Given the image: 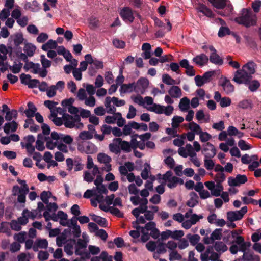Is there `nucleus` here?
Wrapping results in <instances>:
<instances>
[{
	"label": "nucleus",
	"instance_id": "nucleus-1",
	"mask_svg": "<svg viewBox=\"0 0 261 261\" xmlns=\"http://www.w3.org/2000/svg\"><path fill=\"white\" fill-rule=\"evenodd\" d=\"M148 191L146 189L142 190L140 192V195L142 197L138 195L132 196L130 198V201L134 205H139L138 207L132 211V214L134 216H137L139 212H143L147 208L148 200L146 198L149 195Z\"/></svg>",
	"mask_w": 261,
	"mask_h": 261
},
{
	"label": "nucleus",
	"instance_id": "nucleus-2",
	"mask_svg": "<svg viewBox=\"0 0 261 261\" xmlns=\"http://www.w3.org/2000/svg\"><path fill=\"white\" fill-rule=\"evenodd\" d=\"M235 21L239 24L249 27L256 24L257 17L250 9L244 8L240 12V16L235 18Z\"/></svg>",
	"mask_w": 261,
	"mask_h": 261
},
{
	"label": "nucleus",
	"instance_id": "nucleus-3",
	"mask_svg": "<svg viewBox=\"0 0 261 261\" xmlns=\"http://www.w3.org/2000/svg\"><path fill=\"white\" fill-rule=\"evenodd\" d=\"M17 181L20 186H13L12 190V195L17 196V201L22 204V206H24L26 201V195L29 193V188L25 180L18 179Z\"/></svg>",
	"mask_w": 261,
	"mask_h": 261
},
{
	"label": "nucleus",
	"instance_id": "nucleus-4",
	"mask_svg": "<svg viewBox=\"0 0 261 261\" xmlns=\"http://www.w3.org/2000/svg\"><path fill=\"white\" fill-rule=\"evenodd\" d=\"M64 124L68 128L81 129L83 124L80 122V118L78 116H71L69 115H64Z\"/></svg>",
	"mask_w": 261,
	"mask_h": 261
},
{
	"label": "nucleus",
	"instance_id": "nucleus-5",
	"mask_svg": "<svg viewBox=\"0 0 261 261\" xmlns=\"http://www.w3.org/2000/svg\"><path fill=\"white\" fill-rule=\"evenodd\" d=\"M162 179L167 183V185L169 188L176 187L179 183L183 184L182 180L176 176H173L171 171H168L163 175Z\"/></svg>",
	"mask_w": 261,
	"mask_h": 261
},
{
	"label": "nucleus",
	"instance_id": "nucleus-6",
	"mask_svg": "<svg viewBox=\"0 0 261 261\" xmlns=\"http://www.w3.org/2000/svg\"><path fill=\"white\" fill-rule=\"evenodd\" d=\"M26 71L31 70V72L34 74H39L42 77L46 76L47 71L46 69H41L39 63H34L32 62H27L23 67Z\"/></svg>",
	"mask_w": 261,
	"mask_h": 261
},
{
	"label": "nucleus",
	"instance_id": "nucleus-7",
	"mask_svg": "<svg viewBox=\"0 0 261 261\" xmlns=\"http://www.w3.org/2000/svg\"><path fill=\"white\" fill-rule=\"evenodd\" d=\"M77 149L82 153L86 154H93L96 153L97 147L95 144L90 142H79L77 144Z\"/></svg>",
	"mask_w": 261,
	"mask_h": 261
},
{
	"label": "nucleus",
	"instance_id": "nucleus-8",
	"mask_svg": "<svg viewBox=\"0 0 261 261\" xmlns=\"http://www.w3.org/2000/svg\"><path fill=\"white\" fill-rule=\"evenodd\" d=\"M44 139L46 147L50 150L55 149L60 143L59 133L56 132H53L50 137L44 136Z\"/></svg>",
	"mask_w": 261,
	"mask_h": 261
},
{
	"label": "nucleus",
	"instance_id": "nucleus-9",
	"mask_svg": "<svg viewBox=\"0 0 261 261\" xmlns=\"http://www.w3.org/2000/svg\"><path fill=\"white\" fill-rule=\"evenodd\" d=\"M205 187L211 191V195L216 197L220 196L223 190L222 184H216L214 181H208L204 183Z\"/></svg>",
	"mask_w": 261,
	"mask_h": 261
},
{
	"label": "nucleus",
	"instance_id": "nucleus-10",
	"mask_svg": "<svg viewBox=\"0 0 261 261\" xmlns=\"http://www.w3.org/2000/svg\"><path fill=\"white\" fill-rule=\"evenodd\" d=\"M247 212V206H244L239 211H229L227 213V217L229 221L233 222L241 220Z\"/></svg>",
	"mask_w": 261,
	"mask_h": 261
},
{
	"label": "nucleus",
	"instance_id": "nucleus-11",
	"mask_svg": "<svg viewBox=\"0 0 261 261\" xmlns=\"http://www.w3.org/2000/svg\"><path fill=\"white\" fill-rule=\"evenodd\" d=\"M251 78L249 74L242 68L241 69L238 70L236 72L233 81L238 84H247L251 80Z\"/></svg>",
	"mask_w": 261,
	"mask_h": 261
},
{
	"label": "nucleus",
	"instance_id": "nucleus-12",
	"mask_svg": "<svg viewBox=\"0 0 261 261\" xmlns=\"http://www.w3.org/2000/svg\"><path fill=\"white\" fill-rule=\"evenodd\" d=\"M212 5L217 9H223L227 6L228 12L226 14L220 13V14L223 16L228 15L232 10V6L228 4V0H208Z\"/></svg>",
	"mask_w": 261,
	"mask_h": 261
},
{
	"label": "nucleus",
	"instance_id": "nucleus-13",
	"mask_svg": "<svg viewBox=\"0 0 261 261\" xmlns=\"http://www.w3.org/2000/svg\"><path fill=\"white\" fill-rule=\"evenodd\" d=\"M232 237L234 239V242L239 246V251L245 252L247 247L250 246V243L245 242L243 238L239 235L238 232L235 230L231 232Z\"/></svg>",
	"mask_w": 261,
	"mask_h": 261
},
{
	"label": "nucleus",
	"instance_id": "nucleus-14",
	"mask_svg": "<svg viewBox=\"0 0 261 261\" xmlns=\"http://www.w3.org/2000/svg\"><path fill=\"white\" fill-rule=\"evenodd\" d=\"M97 159L99 163L105 165L103 170L107 172H109L111 170V164L110 163L112 161L111 158L105 153H99L97 155Z\"/></svg>",
	"mask_w": 261,
	"mask_h": 261
},
{
	"label": "nucleus",
	"instance_id": "nucleus-15",
	"mask_svg": "<svg viewBox=\"0 0 261 261\" xmlns=\"http://www.w3.org/2000/svg\"><path fill=\"white\" fill-rule=\"evenodd\" d=\"M147 209V208L143 212H139L137 216H134L136 218L137 223L144 224L146 222V220H151L153 219V212Z\"/></svg>",
	"mask_w": 261,
	"mask_h": 261
},
{
	"label": "nucleus",
	"instance_id": "nucleus-16",
	"mask_svg": "<svg viewBox=\"0 0 261 261\" xmlns=\"http://www.w3.org/2000/svg\"><path fill=\"white\" fill-rule=\"evenodd\" d=\"M149 81L146 78H140L135 83V92L143 94L148 87Z\"/></svg>",
	"mask_w": 261,
	"mask_h": 261
},
{
	"label": "nucleus",
	"instance_id": "nucleus-17",
	"mask_svg": "<svg viewBox=\"0 0 261 261\" xmlns=\"http://www.w3.org/2000/svg\"><path fill=\"white\" fill-rule=\"evenodd\" d=\"M212 250V247H208L204 253L201 254V260L202 261H216L219 258V255Z\"/></svg>",
	"mask_w": 261,
	"mask_h": 261
},
{
	"label": "nucleus",
	"instance_id": "nucleus-18",
	"mask_svg": "<svg viewBox=\"0 0 261 261\" xmlns=\"http://www.w3.org/2000/svg\"><path fill=\"white\" fill-rule=\"evenodd\" d=\"M214 73V71H210L205 73L202 76H196L194 80L196 85L198 87H201L204 84L210 82Z\"/></svg>",
	"mask_w": 261,
	"mask_h": 261
},
{
	"label": "nucleus",
	"instance_id": "nucleus-19",
	"mask_svg": "<svg viewBox=\"0 0 261 261\" xmlns=\"http://www.w3.org/2000/svg\"><path fill=\"white\" fill-rule=\"evenodd\" d=\"M36 49V46L29 42H25L24 44L23 51L25 54H21V57L23 60L27 59V57H32Z\"/></svg>",
	"mask_w": 261,
	"mask_h": 261
},
{
	"label": "nucleus",
	"instance_id": "nucleus-20",
	"mask_svg": "<svg viewBox=\"0 0 261 261\" xmlns=\"http://www.w3.org/2000/svg\"><path fill=\"white\" fill-rule=\"evenodd\" d=\"M155 226L154 222L150 221L146 224L144 227L141 228V231L142 232H144V231L149 232L150 231L149 234L153 238L156 239L159 236V231Z\"/></svg>",
	"mask_w": 261,
	"mask_h": 261
},
{
	"label": "nucleus",
	"instance_id": "nucleus-21",
	"mask_svg": "<svg viewBox=\"0 0 261 261\" xmlns=\"http://www.w3.org/2000/svg\"><path fill=\"white\" fill-rule=\"evenodd\" d=\"M202 152L204 158H213L216 154V150L215 146L211 143L207 142L202 145Z\"/></svg>",
	"mask_w": 261,
	"mask_h": 261
},
{
	"label": "nucleus",
	"instance_id": "nucleus-22",
	"mask_svg": "<svg viewBox=\"0 0 261 261\" xmlns=\"http://www.w3.org/2000/svg\"><path fill=\"white\" fill-rule=\"evenodd\" d=\"M251 238L252 241L255 242L253 246V249L261 253V230H258L253 233Z\"/></svg>",
	"mask_w": 261,
	"mask_h": 261
},
{
	"label": "nucleus",
	"instance_id": "nucleus-23",
	"mask_svg": "<svg viewBox=\"0 0 261 261\" xmlns=\"http://www.w3.org/2000/svg\"><path fill=\"white\" fill-rule=\"evenodd\" d=\"M98 174H99L98 168V167H95L93 169L86 171L84 172V180L88 182H91Z\"/></svg>",
	"mask_w": 261,
	"mask_h": 261
},
{
	"label": "nucleus",
	"instance_id": "nucleus-24",
	"mask_svg": "<svg viewBox=\"0 0 261 261\" xmlns=\"http://www.w3.org/2000/svg\"><path fill=\"white\" fill-rule=\"evenodd\" d=\"M103 181L102 177L98 174L96 176V179L94 181V183L96 186V189L97 193H102L106 195L108 192L106 187L102 184Z\"/></svg>",
	"mask_w": 261,
	"mask_h": 261
},
{
	"label": "nucleus",
	"instance_id": "nucleus-25",
	"mask_svg": "<svg viewBox=\"0 0 261 261\" xmlns=\"http://www.w3.org/2000/svg\"><path fill=\"white\" fill-rule=\"evenodd\" d=\"M208 48L211 52L210 57V61L216 65H222L223 64V60L217 54L216 50L212 46H209Z\"/></svg>",
	"mask_w": 261,
	"mask_h": 261
},
{
	"label": "nucleus",
	"instance_id": "nucleus-26",
	"mask_svg": "<svg viewBox=\"0 0 261 261\" xmlns=\"http://www.w3.org/2000/svg\"><path fill=\"white\" fill-rule=\"evenodd\" d=\"M120 15L125 21L132 22L134 19L133 12L128 7H125L122 9Z\"/></svg>",
	"mask_w": 261,
	"mask_h": 261
},
{
	"label": "nucleus",
	"instance_id": "nucleus-27",
	"mask_svg": "<svg viewBox=\"0 0 261 261\" xmlns=\"http://www.w3.org/2000/svg\"><path fill=\"white\" fill-rule=\"evenodd\" d=\"M220 84L223 87L224 91L229 94L234 91V87L230 81L226 77H222L220 81Z\"/></svg>",
	"mask_w": 261,
	"mask_h": 261
},
{
	"label": "nucleus",
	"instance_id": "nucleus-28",
	"mask_svg": "<svg viewBox=\"0 0 261 261\" xmlns=\"http://www.w3.org/2000/svg\"><path fill=\"white\" fill-rule=\"evenodd\" d=\"M121 141V139L120 138L113 139L112 143L109 145L110 151L116 154L120 153V142Z\"/></svg>",
	"mask_w": 261,
	"mask_h": 261
},
{
	"label": "nucleus",
	"instance_id": "nucleus-29",
	"mask_svg": "<svg viewBox=\"0 0 261 261\" xmlns=\"http://www.w3.org/2000/svg\"><path fill=\"white\" fill-rule=\"evenodd\" d=\"M115 196L112 194L109 196H107L105 198L106 204L108 205H110L112 204L114 206L121 207L122 206V201L120 198H116L114 199Z\"/></svg>",
	"mask_w": 261,
	"mask_h": 261
},
{
	"label": "nucleus",
	"instance_id": "nucleus-30",
	"mask_svg": "<svg viewBox=\"0 0 261 261\" xmlns=\"http://www.w3.org/2000/svg\"><path fill=\"white\" fill-rule=\"evenodd\" d=\"M168 94L171 97L179 98L182 96V90L178 86L174 85L169 88Z\"/></svg>",
	"mask_w": 261,
	"mask_h": 261
},
{
	"label": "nucleus",
	"instance_id": "nucleus-31",
	"mask_svg": "<svg viewBox=\"0 0 261 261\" xmlns=\"http://www.w3.org/2000/svg\"><path fill=\"white\" fill-rule=\"evenodd\" d=\"M196 10L198 12L202 13L206 17L211 18L214 16L212 10L203 4H199L196 7Z\"/></svg>",
	"mask_w": 261,
	"mask_h": 261
},
{
	"label": "nucleus",
	"instance_id": "nucleus-32",
	"mask_svg": "<svg viewBox=\"0 0 261 261\" xmlns=\"http://www.w3.org/2000/svg\"><path fill=\"white\" fill-rule=\"evenodd\" d=\"M48 246V242L46 239H37L33 246V249L35 251H38V248H46Z\"/></svg>",
	"mask_w": 261,
	"mask_h": 261
},
{
	"label": "nucleus",
	"instance_id": "nucleus-33",
	"mask_svg": "<svg viewBox=\"0 0 261 261\" xmlns=\"http://www.w3.org/2000/svg\"><path fill=\"white\" fill-rule=\"evenodd\" d=\"M208 57L204 54H201L194 57L193 61L199 66H202L208 62Z\"/></svg>",
	"mask_w": 261,
	"mask_h": 261
},
{
	"label": "nucleus",
	"instance_id": "nucleus-34",
	"mask_svg": "<svg viewBox=\"0 0 261 261\" xmlns=\"http://www.w3.org/2000/svg\"><path fill=\"white\" fill-rule=\"evenodd\" d=\"M256 67V64L253 62L250 61L243 65L242 68L251 77V75L255 72Z\"/></svg>",
	"mask_w": 261,
	"mask_h": 261
},
{
	"label": "nucleus",
	"instance_id": "nucleus-35",
	"mask_svg": "<svg viewBox=\"0 0 261 261\" xmlns=\"http://www.w3.org/2000/svg\"><path fill=\"white\" fill-rule=\"evenodd\" d=\"M18 127V124L15 121L6 123L4 127V130L5 133L9 134L10 132H14Z\"/></svg>",
	"mask_w": 261,
	"mask_h": 261
},
{
	"label": "nucleus",
	"instance_id": "nucleus-36",
	"mask_svg": "<svg viewBox=\"0 0 261 261\" xmlns=\"http://www.w3.org/2000/svg\"><path fill=\"white\" fill-rule=\"evenodd\" d=\"M28 109L24 111V113L28 118H32L34 116L37 111V108L32 102L28 103Z\"/></svg>",
	"mask_w": 261,
	"mask_h": 261
},
{
	"label": "nucleus",
	"instance_id": "nucleus-37",
	"mask_svg": "<svg viewBox=\"0 0 261 261\" xmlns=\"http://www.w3.org/2000/svg\"><path fill=\"white\" fill-rule=\"evenodd\" d=\"M135 92V83L128 84H123L121 85L120 92L121 93H130Z\"/></svg>",
	"mask_w": 261,
	"mask_h": 261
},
{
	"label": "nucleus",
	"instance_id": "nucleus-38",
	"mask_svg": "<svg viewBox=\"0 0 261 261\" xmlns=\"http://www.w3.org/2000/svg\"><path fill=\"white\" fill-rule=\"evenodd\" d=\"M187 126L190 132L194 133L195 135H199L202 130L200 125L193 121L188 123Z\"/></svg>",
	"mask_w": 261,
	"mask_h": 261
},
{
	"label": "nucleus",
	"instance_id": "nucleus-39",
	"mask_svg": "<svg viewBox=\"0 0 261 261\" xmlns=\"http://www.w3.org/2000/svg\"><path fill=\"white\" fill-rule=\"evenodd\" d=\"M44 143V136L42 134H39L36 142V149L39 151H43L45 149Z\"/></svg>",
	"mask_w": 261,
	"mask_h": 261
},
{
	"label": "nucleus",
	"instance_id": "nucleus-40",
	"mask_svg": "<svg viewBox=\"0 0 261 261\" xmlns=\"http://www.w3.org/2000/svg\"><path fill=\"white\" fill-rule=\"evenodd\" d=\"M179 108L182 112L187 111L190 108V100L187 97L182 98L180 100Z\"/></svg>",
	"mask_w": 261,
	"mask_h": 261
},
{
	"label": "nucleus",
	"instance_id": "nucleus-41",
	"mask_svg": "<svg viewBox=\"0 0 261 261\" xmlns=\"http://www.w3.org/2000/svg\"><path fill=\"white\" fill-rule=\"evenodd\" d=\"M57 46V42L50 39L42 45L41 49L44 51H47L48 50L56 49Z\"/></svg>",
	"mask_w": 261,
	"mask_h": 261
},
{
	"label": "nucleus",
	"instance_id": "nucleus-42",
	"mask_svg": "<svg viewBox=\"0 0 261 261\" xmlns=\"http://www.w3.org/2000/svg\"><path fill=\"white\" fill-rule=\"evenodd\" d=\"M25 8L33 12H37L40 9L38 3L36 1L28 2L25 4Z\"/></svg>",
	"mask_w": 261,
	"mask_h": 261
},
{
	"label": "nucleus",
	"instance_id": "nucleus-43",
	"mask_svg": "<svg viewBox=\"0 0 261 261\" xmlns=\"http://www.w3.org/2000/svg\"><path fill=\"white\" fill-rule=\"evenodd\" d=\"M11 38L13 39L14 44L16 46L20 45L24 41L23 35L19 33L11 36Z\"/></svg>",
	"mask_w": 261,
	"mask_h": 261
},
{
	"label": "nucleus",
	"instance_id": "nucleus-44",
	"mask_svg": "<svg viewBox=\"0 0 261 261\" xmlns=\"http://www.w3.org/2000/svg\"><path fill=\"white\" fill-rule=\"evenodd\" d=\"M162 81L165 84L168 85L173 86L175 84H178L179 82H177L175 80L173 79L169 74H165L162 76Z\"/></svg>",
	"mask_w": 261,
	"mask_h": 261
},
{
	"label": "nucleus",
	"instance_id": "nucleus-45",
	"mask_svg": "<svg viewBox=\"0 0 261 261\" xmlns=\"http://www.w3.org/2000/svg\"><path fill=\"white\" fill-rule=\"evenodd\" d=\"M93 136L92 134L90 132H88L87 130H84L81 132L77 137V140H90L93 138Z\"/></svg>",
	"mask_w": 261,
	"mask_h": 261
},
{
	"label": "nucleus",
	"instance_id": "nucleus-46",
	"mask_svg": "<svg viewBox=\"0 0 261 261\" xmlns=\"http://www.w3.org/2000/svg\"><path fill=\"white\" fill-rule=\"evenodd\" d=\"M147 109L151 112H153L156 114H163V106L154 103L152 106L147 107Z\"/></svg>",
	"mask_w": 261,
	"mask_h": 261
},
{
	"label": "nucleus",
	"instance_id": "nucleus-47",
	"mask_svg": "<svg viewBox=\"0 0 261 261\" xmlns=\"http://www.w3.org/2000/svg\"><path fill=\"white\" fill-rule=\"evenodd\" d=\"M112 102V98L110 97H107L105 99V106L106 107L108 113H112L115 112L116 109L111 106Z\"/></svg>",
	"mask_w": 261,
	"mask_h": 261
},
{
	"label": "nucleus",
	"instance_id": "nucleus-48",
	"mask_svg": "<svg viewBox=\"0 0 261 261\" xmlns=\"http://www.w3.org/2000/svg\"><path fill=\"white\" fill-rule=\"evenodd\" d=\"M59 137L60 142H64L67 144H71L73 141V138L70 135L59 133Z\"/></svg>",
	"mask_w": 261,
	"mask_h": 261
},
{
	"label": "nucleus",
	"instance_id": "nucleus-49",
	"mask_svg": "<svg viewBox=\"0 0 261 261\" xmlns=\"http://www.w3.org/2000/svg\"><path fill=\"white\" fill-rule=\"evenodd\" d=\"M97 195H96L95 197V198L92 199L91 200V204L96 207L97 206V203H100L103 202L105 199H104V196L103 194L102 193H97Z\"/></svg>",
	"mask_w": 261,
	"mask_h": 261
},
{
	"label": "nucleus",
	"instance_id": "nucleus-50",
	"mask_svg": "<svg viewBox=\"0 0 261 261\" xmlns=\"http://www.w3.org/2000/svg\"><path fill=\"white\" fill-rule=\"evenodd\" d=\"M120 150H122L126 152H130L132 149L130 142L123 141L122 139L121 141L120 142Z\"/></svg>",
	"mask_w": 261,
	"mask_h": 261
},
{
	"label": "nucleus",
	"instance_id": "nucleus-51",
	"mask_svg": "<svg viewBox=\"0 0 261 261\" xmlns=\"http://www.w3.org/2000/svg\"><path fill=\"white\" fill-rule=\"evenodd\" d=\"M92 219L102 227L106 226L107 221L104 218L93 214L92 215Z\"/></svg>",
	"mask_w": 261,
	"mask_h": 261
},
{
	"label": "nucleus",
	"instance_id": "nucleus-52",
	"mask_svg": "<svg viewBox=\"0 0 261 261\" xmlns=\"http://www.w3.org/2000/svg\"><path fill=\"white\" fill-rule=\"evenodd\" d=\"M184 120L181 116H175L172 119V126L173 128H177Z\"/></svg>",
	"mask_w": 261,
	"mask_h": 261
},
{
	"label": "nucleus",
	"instance_id": "nucleus-53",
	"mask_svg": "<svg viewBox=\"0 0 261 261\" xmlns=\"http://www.w3.org/2000/svg\"><path fill=\"white\" fill-rule=\"evenodd\" d=\"M17 111L16 110H12L10 111L6 112V114L5 115V119L7 121H10L12 119H16L17 117Z\"/></svg>",
	"mask_w": 261,
	"mask_h": 261
},
{
	"label": "nucleus",
	"instance_id": "nucleus-54",
	"mask_svg": "<svg viewBox=\"0 0 261 261\" xmlns=\"http://www.w3.org/2000/svg\"><path fill=\"white\" fill-rule=\"evenodd\" d=\"M214 249L217 252H224L227 250L228 248L224 243L222 242H219L215 243Z\"/></svg>",
	"mask_w": 261,
	"mask_h": 261
},
{
	"label": "nucleus",
	"instance_id": "nucleus-55",
	"mask_svg": "<svg viewBox=\"0 0 261 261\" xmlns=\"http://www.w3.org/2000/svg\"><path fill=\"white\" fill-rule=\"evenodd\" d=\"M22 65V63L15 62L12 66H10V69L13 73L17 74L20 72Z\"/></svg>",
	"mask_w": 261,
	"mask_h": 261
},
{
	"label": "nucleus",
	"instance_id": "nucleus-56",
	"mask_svg": "<svg viewBox=\"0 0 261 261\" xmlns=\"http://www.w3.org/2000/svg\"><path fill=\"white\" fill-rule=\"evenodd\" d=\"M199 139L201 142H206L210 141L212 137L211 134L203 130L199 134Z\"/></svg>",
	"mask_w": 261,
	"mask_h": 261
},
{
	"label": "nucleus",
	"instance_id": "nucleus-57",
	"mask_svg": "<svg viewBox=\"0 0 261 261\" xmlns=\"http://www.w3.org/2000/svg\"><path fill=\"white\" fill-rule=\"evenodd\" d=\"M212 158H205L204 160V167L207 170H211L215 167V163L211 159Z\"/></svg>",
	"mask_w": 261,
	"mask_h": 261
},
{
	"label": "nucleus",
	"instance_id": "nucleus-58",
	"mask_svg": "<svg viewBox=\"0 0 261 261\" xmlns=\"http://www.w3.org/2000/svg\"><path fill=\"white\" fill-rule=\"evenodd\" d=\"M181 258V255L176 250L169 251V260L170 261L179 260Z\"/></svg>",
	"mask_w": 261,
	"mask_h": 261
},
{
	"label": "nucleus",
	"instance_id": "nucleus-59",
	"mask_svg": "<svg viewBox=\"0 0 261 261\" xmlns=\"http://www.w3.org/2000/svg\"><path fill=\"white\" fill-rule=\"evenodd\" d=\"M247 84L249 85L248 88L251 91H256L260 86V83L256 80L249 81Z\"/></svg>",
	"mask_w": 261,
	"mask_h": 261
},
{
	"label": "nucleus",
	"instance_id": "nucleus-60",
	"mask_svg": "<svg viewBox=\"0 0 261 261\" xmlns=\"http://www.w3.org/2000/svg\"><path fill=\"white\" fill-rule=\"evenodd\" d=\"M84 101L85 105L89 107H94L96 103L95 98L92 95H90L88 97H87Z\"/></svg>",
	"mask_w": 261,
	"mask_h": 261
},
{
	"label": "nucleus",
	"instance_id": "nucleus-61",
	"mask_svg": "<svg viewBox=\"0 0 261 261\" xmlns=\"http://www.w3.org/2000/svg\"><path fill=\"white\" fill-rule=\"evenodd\" d=\"M51 197V193L49 191H43L40 195L41 199L45 204H48L49 198Z\"/></svg>",
	"mask_w": 261,
	"mask_h": 261
},
{
	"label": "nucleus",
	"instance_id": "nucleus-62",
	"mask_svg": "<svg viewBox=\"0 0 261 261\" xmlns=\"http://www.w3.org/2000/svg\"><path fill=\"white\" fill-rule=\"evenodd\" d=\"M24 212V215H25L28 217V219H34L38 215V212L36 210H32L31 211H29L27 209H25L23 211Z\"/></svg>",
	"mask_w": 261,
	"mask_h": 261
},
{
	"label": "nucleus",
	"instance_id": "nucleus-63",
	"mask_svg": "<svg viewBox=\"0 0 261 261\" xmlns=\"http://www.w3.org/2000/svg\"><path fill=\"white\" fill-rule=\"evenodd\" d=\"M196 97L202 100H204L205 98L209 99L210 96L209 95L205 94V91L203 89H198L196 91Z\"/></svg>",
	"mask_w": 261,
	"mask_h": 261
},
{
	"label": "nucleus",
	"instance_id": "nucleus-64",
	"mask_svg": "<svg viewBox=\"0 0 261 261\" xmlns=\"http://www.w3.org/2000/svg\"><path fill=\"white\" fill-rule=\"evenodd\" d=\"M184 236L182 230L171 231V238L176 240H179Z\"/></svg>",
	"mask_w": 261,
	"mask_h": 261
}]
</instances>
